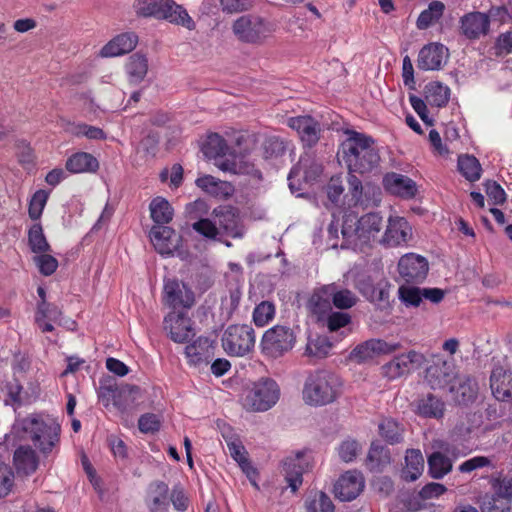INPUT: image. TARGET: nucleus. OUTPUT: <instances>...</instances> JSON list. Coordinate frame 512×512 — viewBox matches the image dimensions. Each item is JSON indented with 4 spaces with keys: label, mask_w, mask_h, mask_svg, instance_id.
Masks as SVG:
<instances>
[{
    "label": "nucleus",
    "mask_w": 512,
    "mask_h": 512,
    "mask_svg": "<svg viewBox=\"0 0 512 512\" xmlns=\"http://www.w3.org/2000/svg\"><path fill=\"white\" fill-rule=\"evenodd\" d=\"M223 12L233 14L248 11L253 7L251 0H220Z\"/></svg>",
    "instance_id": "obj_62"
},
{
    "label": "nucleus",
    "mask_w": 512,
    "mask_h": 512,
    "mask_svg": "<svg viewBox=\"0 0 512 512\" xmlns=\"http://www.w3.org/2000/svg\"><path fill=\"white\" fill-rule=\"evenodd\" d=\"M126 72L131 83H140L148 72V61L144 55L133 54L126 63Z\"/></svg>",
    "instance_id": "obj_45"
},
{
    "label": "nucleus",
    "mask_w": 512,
    "mask_h": 512,
    "mask_svg": "<svg viewBox=\"0 0 512 512\" xmlns=\"http://www.w3.org/2000/svg\"><path fill=\"white\" fill-rule=\"evenodd\" d=\"M332 304L337 309L346 310L356 305L358 298L354 292L336 283L327 284Z\"/></svg>",
    "instance_id": "obj_40"
},
{
    "label": "nucleus",
    "mask_w": 512,
    "mask_h": 512,
    "mask_svg": "<svg viewBox=\"0 0 512 512\" xmlns=\"http://www.w3.org/2000/svg\"><path fill=\"white\" fill-rule=\"evenodd\" d=\"M13 431L16 434L23 433V438L32 441L35 447L47 456L59 444L61 426L50 416L32 414L18 418L13 425Z\"/></svg>",
    "instance_id": "obj_1"
},
{
    "label": "nucleus",
    "mask_w": 512,
    "mask_h": 512,
    "mask_svg": "<svg viewBox=\"0 0 512 512\" xmlns=\"http://www.w3.org/2000/svg\"><path fill=\"white\" fill-rule=\"evenodd\" d=\"M287 125L298 133L301 141L307 146H312L319 140L320 126L311 116L290 117Z\"/></svg>",
    "instance_id": "obj_27"
},
{
    "label": "nucleus",
    "mask_w": 512,
    "mask_h": 512,
    "mask_svg": "<svg viewBox=\"0 0 512 512\" xmlns=\"http://www.w3.org/2000/svg\"><path fill=\"white\" fill-rule=\"evenodd\" d=\"M424 363V355L412 350L406 354L396 356L389 363H387L383 367L384 374L389 379H396L410 373L412 370L421 368Z\"/></svg>",
    "instance_id": "obj_18"
},
{
    "label": "nucleus",
    "mask_w": 512,
    "mask_h": 512,
    "mask_svg": "<svg viewBox=\"0 0 512 512\" xmlns=\"http://www.w3.org/2000/svg\"><path fill=\"white\" fill-rule=\"evenodd\" d=\"M484 467H494L492 459L487 456H475L461 463L459 471L462 473H470Z\"/></svg>",
    "instance_id": "obj_61"
},
{
    "label": "nucleus",
    "mask_w": 512,
    "mask_h": 512,
    "mask_svg": "<svg viewBox=\"0 0 512 512\" xmlns=\"http://www.w3.org/2000/svg\"><path fill=\"white\" fill-rule=\"evenodd\" d=\"M418 413L424 417L441 418L444 414V402L434 395H427L418 404Z\"/></svg>",
    "instance_id": "obj_48"
},
{
    "label": "nucleus",
    "mask_w": 512,
    "mask_h": 512,
    "mask_svg": "<svg viewBox=\"0 0 512 512\" xmlns=\"http://www.w3.org/2000/svg\"><path fill=\"white\" fill-rule=\"evenodd\" d=\"M204 155L209 159L215 160V165L224 172L240 174L246 172V169L237 157L230 153V148L222 136L217 133L210 134L202 147Z\"/></svg>",
    "instance_id": "obj_10"
},
{
    "label": "nucleus",
    "mask_w": 512,
    "mask_h": 512,
    "mask_svg": "<svg viewBox=\"0 0 512 512\" xmlns=\"http://www.w3.org/2000/svg\"><path fill=\"white\" fill-rule=\"evenodd\" d=\"M489 32V16L484 12H468L459 19V33L467 40H479Z\"/></svg>",
    "instance_id": "obj_15"
},
{
    "label": "nucleus",
    "mask_w": 512,
    "mask_h": 512,
    "mask_svg": "<svg viewBox=\"0 0 512 512\" xmlns=\"http://www.w3.org/2000/svg\"><path fill=\"white\" fill-rule=\"evenodd\" d=\"M150 239L155 249L162 255H171L180 244V236L170 227L155 225L150 230Z\"/></svg>",
    "instance_id": "obj_24"
},
{
    "label": "nucleus",
    "mask_w": 512,
    "mask_h": 512,
    "mask_svg": "<svg viewBox=\"0 0 512 512\" xmlns=\"http://www.w3.org/2000/svg\"><path fill=\"white\" fill-rule=\"evenodd\" d=\"M322 322H325L329 331L334 332L348 325L351 316L346 312L331 311Z\"/></svg>",
    "instance_id": "obj_58"
},
{
    "label": "nucleus",
    "mask_w": 512,
    "mask_h": 512,
    "mask_svg": "<svg viewBox=\"0 0 512 512\" xmlns=\"http://www.w3.org/2000/svg\"><path fill=\"white\" fill-rule=\"evenodd\" d=\"M277 24L257 13H247L235 19L231 30L236 39L244 44L263 45L277 31Z\"/></svg>",
    "instance_id": "obj_4"
},
{
    "label": "nucleus",
    "mask_w": 512,
    "mask_h": 512,
    "mask_svg": "<svg viewBox=\"0 0 512 512\" xmlns=\"http://www.w3.org/2000/svg\"><path fill=\"white\" fill-rule=\"evenodd\" d=\"M458 169L460 173L470 182L477 181L481 177V165L478 159L474 156H459Z\"/></svg>",
    "instance_id": "obj_49"
},
{
    "label": "nucleus",
    "mask_w": 512,
    "mask_h": 512,
    "mask_svg": "<svg viewBox=\"0 0 512 512\" xmlns=\"http://www.w3.org/2000/svg\"><path fill=\"white\" fill-rule=\"evenodd\" d=\"M399 299L408 307H419L424 301L432 304L440 303L445 297V291L440 288H427L402 285L398 289Z\"/></svg>",
    "instance_id": "obj_14"
},
{
    "label": "nucleus",
    "mask_w": 512,
    "mask_h": 512,
    "mask_svg": "<svg viewBox=\"0 0 512 512\" xmlns=\"http://www.w3.org/2000/svg\"><path fill=\"white\" fill-rule=\"evenodd\" d=\"M365 485L364 477L356 470L345 472L334 485L335 497L341 501H352L359 496Z\"/></svg>",
    "instance_id": "obj_22"
},
{
    "label": "nucleus",
    "mask_w": 512,
    "mask_h": 512,
    "mask_svg": "<svg viewBox=\"0 0 512 512\" xmlns=\"http://www.w3.org/2000/svg\"><path fill=\"white\" fill-rule=\"evenodd\" d=\"M33 261L38 267L40 273L45 276L52 275L58 267L57 259L45 253L34 256Z\"/></svg>",
    "instance_id": "obj_60"
},
{
    "label": "nucleus",
    "mask_w": 512,
    "mask_h": 512,
    "mask_svg": "<svg viewBox=\"0 0 512 512\" xmlns=\"http://www.w3.org/2000/svg\"><path fill=\"white\" fill-rule=\"evenodd\" d=\"M458 376L456 366L452 360L437 357L426 369V381L432 389H447L454 384Z\"/></svg>",
    "instance_id": "obj_12"
},
{
    "label": "nucleus",
    "mask_w": 512,
    "mask_h": 512,
    "mask_svg": "<svg viewBox=\"0 0 512 512\" xmlns=\"http://www.w3.org/2000/svg\"><path fill=\"white\" fill-rule=\"evenodd\" d=\"M425 99L435 107L445 106L450 99V88L441 82H430L425 86Z\"/></svg>",
    "instance_id": "obj_44"
},
{
    "label": "nucleus",
    "mask_w": 512,
    "mask_h": 512,
    "mask_svg": "<svg viewBox=\"0 0 512 512\" xmlns=\"http://www.w3.org/2000/svg\"><path fill=\"white\" fill-rule=\"evenodd\" d=\"M161 0H137L135 3V11L137 15L143 17H154L159 19Z\"/></svg>",
    "instance_id": "obj_57"
},
{
    "label": "nucleus",
    "mask_w": 512,
    "mask_h": 512,
    "mask_svg": "<svg viewBox=\"0 0 512 512\" xmlns=\"http://www.w3.org/2000/svg\"><path fill=\"white\" fill-rule=\"evenodd\" d=\"M227 448L230 456L238 463L239 467L247 475V477L249 479L254 478L256 476V470L249 461L248 453L241 440L238 439L227 444Z\"/></svg>",
    "instance_id": "obj_42"
},
{
    "label": "nucleus",
    "mask_w": 512,
    "mask_h": 512,
    "mask_svg": "<svg viewBox=\"0 0 512 512\" xmlns=\"http://www.w3.org/2000/svg\"><path fill=\"white\" fill-rule=\"evenodd\" d=\"M411 238L412 228L408 221L403 217L390 216L379 243L387 247H397L406 244Z\"/></svg>",
    "instance_id": "obj_16"
},
{
    "label": "nucleus",
    "mask_w": 512,
    "mask_h": 512,
    "mask_svg": "<svg viewBox=\"0 0 512 512\" xmlns=\"http://www.w3.org/2000/svg\"><path fill=\"white\" fill-rule=\"evenodd\" d=\"M382 227L383 218L378 213H367L359 219L347 215L342 225V234L349 241L367 244L380 238Z\"/></svg>",
    "instance_id": "obj_7"
},
{
    "label": "nucleus",
    "mask_w": 512,
    "mask_h": 512,
    "mask_svg": "<svg viewBox=\"0 0 512 512\" xmlns=\"http://www.w3.org/2000/svg\"><path fill=\"white\" fill-rule=\"evenodd\" d=\"M48 192L45 190H38L32 196L29 203V216L33 220H37L41 217L43 209L48 200Z\"/></svg>",
    "instance_id": "obj_56"
},
{
    "label": "nucleus",
    "mask_w": 512,
    "mask_h": 512,
    "mask_svg": "<svg viewBox=\"0 0 512 512\" xmlns=\"http://www.w3.org/2000/svg\"><path fill=\"white\" fill-rule=\"evenodd\" d=\"M137 43L136 34L132 32L119 34L101 48L99 55L103 58L121 56L131 52Z\"/></svg>",
    "instance_id": "obj_29"
},
{
    "label": "nucleus",
    "mask_w": 512,
    "mask_h": 512,
    "mask_svg": "<svg viewBox=\"0 0 512 512\" xmlns=\"http://www.w3.org/2000/svg\"><path fill=\"white\" fill-rule=\"evenodd\" d=\"M163 328L176 343H184L195 335L192 320L186 313L180 311L168 313L164 318Z\"/></svg>",
    "instance_id": "obj_13"
},
{
    "label": "nucleus",
    "mask_w": 512,
    "mask_h": 512,
    "mask_svg": "<svg viewBox=\"0 0 512 512\" xmlns=\"http://www.w3.org/2000/svg\"><path fill=\"white\" fill-rule=\"evenodd\" d=\"M193 229L210 239H216L221 231L232 238H241L244 234L243 226L230 207L214 209L212 219H200L193 224Z\"/></svg>",
    "instance_id": "obj_5"
},
{
    "label": "nucleus",
    "mask_w": 512,
    "mask_h": 512,
    "mask_svg": "<svg viewBox=\"0 0 512 512\" xmlns=\"http://www.w3.org/2000/svg\"><path fill=\"white\" fill-rule=\"evenodd\" d=\"M477 391L478 386L473 379L469 376L458 375L448 392L455 403L468 404L476 398Z\"/></svg>",
    "instance_id": "obj_31"
},
{
    "label": "nucleus",
    "mask_w": 512,
    "mask_h": 512,
    "mask_svg": "<svg viewBox=\"0 0 512 512\" xmlns=\"http://www.w3.org/2000/svg\"><path fill=\"white\" fill-rule=\"evenodd\" d=\"M497 55L512 54V29L500 33L495 41Z\"/></svg>",
    "instance_id": "obj_64"
},
{
    "label": "nucleus",
    "mask_w": 512,
    "mask_h": 512,
    "mask_svg": "<svg viewBox=\"0 0 512 512\" xmlns=\"http://www.w3.org/2000/svg\"><path fill=\"white\" fill-rule=\"evenodd\" d=\"M380 435L390 444L399 443L402 440L403 428L393 419H384L379 424Z\"/></svg>",
    "instance_id": "obj_54"
},
{
    "label": "nucleus",
    "mask_w": 512,
    "mask_h": 512,
    "mask_svg": "<svg viewBox=\"0 0 512 512\" xmlns=\"http://www.w3.org/2000/svg\"><path fill=\"white\" fill-rule=\"evenodd\" d=\"M276 307L271 301H262L253 310V322L258 327L269 324L275 317Z\"/></svg>",
    "instance_id": "obj_51"
},
{
    "label": "nucleus",
    "mask_w": 512,
    "mask_h": 512,
    "mask_svg": "<svg viewBox=\"0 0 512 512\" xmlns=\"http://www.w3.org/2000/svg\"><path fill=\"white\" fill-rule=\"evenodd\" d=\"M449 58V50L438 42L423 46L417 58V66L424 71L440 70Z\"/></svg>",
    "instance_id": "obj_19"
},
{
    "label": "nucleus",
    "mask_w": 512,
    "mask_h": 512,
    "mask_svg": "<svg viewBox=\"0 0 512 512\" xmlns=\"http://www.w3.org/2000/svg\"><path fill=\"white\" fill-rule=\"evenodd\" d=\"M340 378L327 371H315L307 376L302 390L303 401L313 407L334 402L341 394Z\"/></svg>",
    "instance_id": "obj_3"
},
{
    "label": "nucleus",
    "mask_w": 512,
    "mask_h": 512,
    "mask_svg": "<svg viewBox=\"0 0 512 512\" xmlns=\"http://www.w3.org/2000/svg\"><path fill=\"white\" fill-rule=\"evenodd\" d=\"M494 497L489 502L487 512H509L512 498V479H496L493 481Z\"/></svg>",
    "instance_id": "obj_30"
},
{
    "label": "nucleus",
    "mask_w": 512,
    "mask_h": 512,
    "mask_svg": "<svg viewBox=\"0 0 512 512\" xmlns=\"http://www.w3.org/2000/svg\"><path fill=\"white\" fill-rule=\"evenodd\" d=\"M195 183L197 187L214 197L227 198L233 192L230 183L216 179L211 175L201 176L197 178Z\"/></svg>",
    "instance_id": "obj_36"
},
{
    "label": "nucleus",
    "mask_w": 512,
    "mask_h": 512,
    "mask_svg": "<svg viewBox=\"0 0 512 512\" xmlns=\"http://www.w3.org/2000/svg\"><path fill=\"white\" fill-rule=\"evenodd\" d=\"M429 474L434 479H441L452 469V463L448 457L440 452H434L428 458Z\"/></svg>",
    "instance_id": "obj_50"
},
{
    "label": "nucleus",
    "mask_w": 512,
    "mask_h": 512,
    "mask_svg": "<svg viewBox=\"0 0 512 512\" xmlns=\"http://www.w3.org/2000/svg\"><path fill=\"white\" fill-rule=\"evenodd\" d=\"M163 300L165 304L173 308L178 306L190 308L194 304V294L183 283L175 279H168L164 283Z\"/></svg>",
    "instance_id": "obj_23"
},
{
    "label": "nucleus",
    "mask_w": 512,
    "mask_h": 512,
    "mask_svg": "<svg viewBox=\"0 0 512 512\" xmlns=\"http://www.w3.org/2000/svg\"><path fill=\"white\" fill-rule=\"evenodd\" d=\"M280 398V387L271 378H261L244 391L243 407L248 411L265 412L271 409Z\"/></svg>",
    "instance_id": "obj_6"
},
{
    "label": "nucleus",
    "mask_w": 512,
    "mask_h": 512,
    "mask_svg": "<svg viewBox=\"0 0 512 512\" xmlns=\"http://www.w3.org/2000/svg\"><path fill=\"white\" fill-rule=\"evenodd\" d=\"M222 347L229 356L243 357L255 347V330L249 324L230 325L224 331Z\"/></svg>",
    "instance_id": "obj_9"
},
{
    "label": "nucleus",
    "mask_w": 512,
    "mask_h": 512,
    "mask_svg": "<svg viewBox=\"0 0 512 512\" xmlns=\"http://www.w3.org/2000/svg\"><path fill=\"white\" fill-rule=\"evenodd\" d=\"M383 186L390 194L404 199L413 198L417 193V185L411 178L395 172L384 176Z\"/></svg>",
    "instance_id": "obj_26"
},
{
    "label": "nucleus",
    "mask_w": 512,
    "mask_h": 512,
    "mask_svg": "<svg viewBox=\"0 0 512 512\" xmlns=\"http://www.w3.org/2000/svg\"><path fill=\"white\" fill-rule=\"evenodd\" d=\"M341 145L342 159L350 172L367 173L375 169L380 155L374 140L363 133L347 131Z\"/></svg>",
    "instance_id": "obj_2"
},
{
    "label": "nucleus",
    "mask_w": 512,
    "mask_h": 512,
    "mask_svg": "<svg viewBox=\"0 0 512 512\" xmlns=\"http://www.w3.org/2000/svg\"><path fill=\"white\" fill-rule=\"evenodd\" d=\"M322 173V166L309 155L302 156L288 176L289 187L292 191L300 190V182H312Z\"/></svg>",
    "instance_id": "obj_21"
},
{
    "label": "nucleus",
    "mask_w": 512,
    "mask_h": 512,
    "mask_svg": "<svg viewBox=\"0 0 512 512\" xmlns=\"http://www.w3.org/2000/svg\"><path fill=\"white\" fill-rule=\"evenodd\" d=\"M64 130L74 137H86L89 140H105L107 137L101 128L82 122H68Z\"/></svg>",
    "instance_id": "obj_43"
},
{
    "label": "nucleus",
    "mask_w": 512,
    "mask_h": 512,
    "mask_svg": "<svg viewBox=\"0 0 512 512\" xmlns=\"http://www.w3.org/2000/svg\"><path fill=\"white\" fill-rule=\"evenodd\" d=\"M295 341V334L290 327L275 325L264 332L260 348L265 356L277 359L290 351Z\"/></svg>",
    "instance_id": "obj_11"
},
{
    "label": "nucleus",
    "mask_w": 512,
    "mask_h": 512,
    "mask_svg": "<svg viewBox=\"0 0 512 512\" xmlns=\"http://www.w3.org/2000/svg\"><path fill=\"white\" fill-rule=\"evenodd\" d=\"M28 242L33 253L41 254L50 250L42 226L40 224H34L28 232Z\"/></svg>",
    "instance_id": "obj_52"
},
{
    "label": "nucleus",
    "mask_w": 512,
    "mask_h": 512,
    "mask_svg": "<svg viewBox=\"0 0 512 512\" xmlns=\"http://www.w3.org/2000/svg\"><path fill=\"white\" fill-rule=\"evenodd\" d=\"M424 470V458L420 450H407L405 467L402 470V478L406 481L417 480Z\"/></svg>",
    "instance_id": "obj_39"
},
{
    "label": "nucleus",
    "mask_w": 512,
    "mask_h": 512,
    "mask_svg": "<svg viewBox=\"0 0 512 512\" xmlns=\"http://www.w3.org/2000/svg\"><path fill=\"white\" fill-rule=\"evenodd\" d=\"M215 347L206 337H199L185 348L188 363L194 367L207 366L214 357Z\"/></svg>",
    "instance_id": "obj_25"
},
{
    "label": "nucleus",
    "mask_w": 512,
    "mask_h": 512,
    "mask_svg": "<svg viewBox=\"0 0 512 512\" xmlns=\"http://www.w3.org/2000/svg\"><path fill=\"white\" fill-rule=\"evenodd\" d=\"M332 298L328 291V285H323L314 290L308 301V308L317 321H323L332 310Z\"/></svg>",
    "instance_id": "obj_35"
},
{
    "label": "nucleus",
    "mask_w": 512,
    "mask_h": 512,
    "mask_svg": "<svg viewBox=\"0 0 512 512\" xmlns=\"http://www.w3.org/2000/svg\"><path fill=\"white\" fill-rule=\"evenodd\" d=\"M445 5L441 1H432L428 8L422 11L417 19V28L420 30L427 29L437 22L443 15Z\"/></svg>",
    "instance_id": "obj_47"
},
{
    "label": "nucleus",
    "mask_w": 512,
    "mask_h": 512,
    "mask_svg": "<svg viewBox=\"0 0 512 512\" xmlns=\"http://www.w3.org/2000/svg\"><path fill=\"white\" fill-rule=\"evenodd\" d=\"M309 468L306 453L298 452L284 461L285 479L293 492L302 484V475Z\"/></svg>",
    "instance_id": "obj_28"
},
{
    "label": "nucleus",
    "mask_w": 512,
    "mask_h": 512,
    "mask_svg": "<svg viewBox=\"0 0 512 512\" xmlns=\"http://www.w3.org/2000/svg\"><path fill=\"white\" fill-rule=\"evenodd\" d=\"M361 450V445L354 439L344 440L338 447V455L344 462L353 461Z\"/></svg>",
    "instance_id": "obj_59"
},
{
    "label": "nucleus",
    "mask_w": 512,
    "mask_h": 512,
    "mask_svg": "<svg viewBox=\"0 0 512 512\" xmlns=\"http://www.w3.org/2000/svg\"><path fill=\"white\" fill-rule=\"evenodd\" d=\"M141 397L140 389L137 386L107 382L101 384L98 390L99 401L105 406L112 405L121 412L128 411L135 407Z\"/></svg>",
    "instance_id": "obj_8"
},
{
    "label": "nucleus",
    "mask_w": 512,
    "mask_h": 512,
    "mask_svg": "<svg viewBox=\"0 0 512 512\" xmlns=\"http://www.w3.org/2000/svg\"><path fill=\"white\" fill-rule=\"evenodd\" d=\"M61 316L60 309L46 301H41L38 304L37 312L35 315V322L40 323L44 320H48L50 322H57Z\"/></svg>",
    "instance_id": "obj_55"
},
{
    "label": "nucleus",
    "mask_w": 512,
    "mask_h": 512,
    "mask_svg": "<svg viewBox=\"0 0 512 512\" xmlns=\"http://www.w3.org/2000/svg\"><path fill=\"white\" fill-rule=\"evenodd\" d=\"M367 460L371 470H380L381 467L390 463L391 459L388 449L378 443H372Z\"/></svg>",
    "instance_id": "obj_53"
},
{
    "label": "nucleus",
    "mask_w": 512,
    "mask_h": 512,
    "mask_svg": "<svg viewBox=\"0 0 512 512\" xmlns=\"http://www.w3.org/2000/svg\"><path fill=\"white\" fill-rule=\"evenodd\" d=\"M428 271L427 259L415 253L405 254L398 262V272L407 283L422 282Z\"/></svg>",
    "instance_id": "obj_17"
},
{
    "label": "nucleus",
    "mask_w": 512,
    "mask_h": 512,
    "mask_svg": "<svg viewBox=\"0 0 512 512\" xmlns=\"http://www.w3.org/2000/svg\"><path fill=\"white\" fill-rule=\"evenodd\" d=\"M65 167L71 173L95 172L99 163L92 154L77 152L67 159Z\"/></svg>",
    "instance_id": "obj_37"
},
{
    "label": "nucleus",
    "mask_w": 512,
    "mask_h": 512,
    "mask_svg": "<svg viewBox=\"0 0 512 512\" xmlns=\"http://www.w3.org/2000/svg\"><path fill=\"white\" fill-rule=\"evenodd\" d=\"M13 463L19 475H31L39 466V457L36 451L28 446H19L13 455Z\"/></svg>",
    "instance_id": "obj_32"
},
{
    "label": "nucleus",
    "mask_w": 512,
    "mask_h": 512,
    "mask_svg": "<svg viewBox=\"0 0 512 512\" xmlns=\"http://www.w3.org/2000/svg\"><path fill=\"white\" fill-rule=\"evenodd\" d=\"M159 19H165L173 24L182 25L188 29L194 28V21L187 11L173 0H161Z\"/></svg>",
    "instance_id": "obj_34"
},
{
    "label": "nucleus",
    "mask_w": 512,
    "mask_h": 512,
    "mask_svg": "<svg viewBox=\"0 0 512 512\" xmlns=\"http://www.w3.org/2000/svg\"><path fill=\"white\" fill-rule=\"evenodd\" d=\"M149 209L152 220L158 225L167 224L173 218V208L163 197L154 198L149 205Z\"/></svg>",
    "instance_id": "obj_46"
},
{
    "label": "nucleus",
    "mask_w": 512,
    "mask_h": 512,
    "mask_svg": "<svg viewBox=\"0 0 512 512\" xmlns=\"http://www.w3.org/2000/svg\"><path fill=\"white\" fill-rule=\"evenodd\" d=\"M399 347V343H390L382 339H370L357 345L350 353V358L362 363L380 355L390 354L398 350Z\"/></svg>",
    "instance_id": "obj_20"
},
{
    "label": "nucleus",
    "mask_w": 512,
    "mask_h": 512,
    "mask_svg": "<svg viewBox=\"0 0 512 512\" xmlns=\"http://www.w3.org/2000/svg\"><path fill=\"white\" fill-rule=\"evenodd\" d=\"M490 387L497 400H512V374L510 372L503 368L494 369L490 377Z\"/></svg>",
    "instance_id": "obj_33"
},
{
    "label": "nucleus",
    "mask_w": 512,
    "mask_h": 512,
    "mask_svg": "<svg viewBox=\"0 0 512 512\" xmlns=\"http://www.w3.org/2000/svg\"><path fill=\"white\" fill-rule=\"evenodd\" d=\"M307 512H334L335 507L331 498L319 490L310 491L304 499Z\"/></svg>",
    "instance_id": "obj_41"
},
{
    "label": "nucleus",
    "mask_w": 512,
    "mask_h": 512,
    "mask_svg": "<svg viewBox=\"0 0 512 512\" xmlns=\"http://www.w3.org/2000/svg\"><path fill=\"white\" fill-rule=\"evenodd\" d=\"M485 191L488 198L495 205H501L506 201V193L503 188L495 181L485 182Z\"/></svg>",
    "instance_id": "obj_63"
},
{
    "label": "nucleus",
    "mask_w": 512,
    "mask_h": 512,
    "mask_svg": "<svg viewBox=\"0 0 512 512\" xmlns=\"http://www.w3.org/2000/svg\"><path fill=\"white\" fill-rule=\"evenodd\" d=\"M385 285L386 283L382 281L375 284L372 278L368 276L358 281L357 288L368 301L378 303L386 301L389 297Z\"/></svg>",
    "instance_id": "obj_38"
}]
</instances>
